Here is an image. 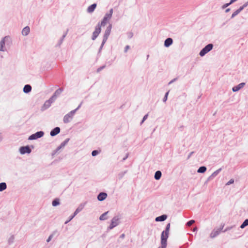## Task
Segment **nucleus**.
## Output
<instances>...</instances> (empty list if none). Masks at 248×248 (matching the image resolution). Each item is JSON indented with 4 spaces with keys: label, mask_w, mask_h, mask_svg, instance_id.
I'll use <instances>...</instances> for the list:
<instances>
[{
    "label": "nucleus",
    "mask_w": 248,
    "mask_h": 248,
    "mask_svg": "<svg viewBox=\"0 0 248 248\" xmlns=\"http://www.w3.org/2000/svg\"><path fill=\"white\" fill-rule=\"evenodd\" d=\"M248 1L247 2H245V3L243 4V7L245 8H246V7H247V6H248Z\"/></svg>",
    "instance_id": "864d4df0"
},
{
    "label": "nucleus",
    "mask_w": 248,
    "mask_h": 248,
    "mask_svg": "<svg viewBox=\"0 0 248 248\" xmlns=\"http://www.w3.org/2000/svg\"><path fill=\"white\" fill-rule=\"evenodd\" d=\"M237 0H231L230 1V3L231 4H232V3H233V2L236 1Z\"/></svg>",
    "instance_id": "4d7b16f0"
},
{
    "label": "nucleus",
    "mask_w": 248,
    "mask_h": 248,
    "mask_svg": "<svg viewBox=\"0 0 248 248\" xmlns=\"http://www.w3.org/2000/svg\"><path fill=\"white\" fill-rule=\"evenodd\" d=\"M113 12V9H110L109 12L105 14L102 21L100 23L99 22L97 24L101 27L104 26L108 23V20L111 19Z\"/></svg>",
    "instance_id": "7ed1b4c3"
},
{
    "label": "nucleus",
    "mask_w": 248,
    "mask_h": 248,
    "mask_svg": "<svg viewBox=\"0 0 248 248\" xmlns=\"http://www.w3.org/2000/svg\"><path fill=\"white\" fill-rule=\"evenodd\" d=\"M107 197V194L105 192H101L97 196V199L99 201H104L106 199Z\"/></svg>",
    "instance_id": "f3484780"
},
{
    "label": "nucleus",
    "mask_w": 248,
    "mask_h": 248,
    "mask_svg": "<svg viewBox=\"0 0 248 248\" xmlns=\"http://www.w3.org/2000/svg\"><path fill=\"white\" fill-rule=\"evenodd\" d=\"M60 130L61 129L60 127H56L50 131V135L52 137H54L58 134L60 132Z\"/></svg>",
    "instance_id": "dca6fc26"
},
{
    "label": "nucleus",
    "mask_w": 248,
    "mask_h": 248,
    "mask_svg": "<svg viewBox=\"0 0 248 248\" xmlns=\"http://www.w3.org/2000/svg\"><path fill=\"white\" fill-rule=\"evenodd\" d=\"M62 91V89L59 88L54 92L52 95L56 99L57 97L61 94Z\"/></svg>",
    "instance_id": "393cba45"
},
{
    "label": "nucleus",
    "mask_w": 248,
    "mask_h": 248,
    "mask_svg": "<svg viewBox=\"0 0 248 248\" xmlns=\"http://www.w3.org/2000/svg\"><path fill=\"white\" fill-rule=\"evenodd\" d=\"M66 34H67V32L65 33L62 37H63V38H64L65 37V36H66Z\"/></svg>",
    "instance_id": "680f3d73"
},
{
    "label": "nucleus",
    "mask_w": 248,
    "mask_h": 248,
    "mask_svg": "<svg viewBox=\"0 0 248 248\" xmlns=\"http://www.w3.org/2000/svg\"><path fill=\"white\" fill-rule=\"evenodd\" d=\"M106 42H104L103 40L102 41V44H101V46H100V48L99 49V52H101V50H102V48H103V46H104V44H105Z\"/></svg>",
    "instance_id": "a19ab883"
},
{
    "label": "nucleus",
    "mask_w": 248,
    "mask_h": 248,
    "mask_svg": "<svg viewBox=\"0 0 248 248\" xmlns=\"http://www.w3.org/2000/svg\"><path fill=\"white\" fill-rule=\"evenodd\" d=\"M64 38H63V37H62L60 40L59 41V43H58V45L59 46H60L61 45V44L62 43L63 41V40H64Z\"/></svg>",
    "instance_id": "c03bdc74"
},
{
    "label": "nucleus",
    "mask_w": 248,
    "mask_h": 248,
    "mask_svg": "<svg viewBox=\"0 0 248 248\" xmlns=\"http://www.w3.org/2000/svg\"><path fill=\"white\" fill-rule=\"evenodd\" d=\"M105 67V65H103L100 67H99L97 69V72H99L100 71H101L102 70H103L104 68Z\"/></svg>",
    "instance_id": "49530a36"
},
{
    "label": "nucleus",
    "mask_w": 248,
    "mask_h": 248,
    "mask_svg": "<svg viewBox=\"0 0 248 248\" xmlns=\"http://www.w3.org/2000/svg\"><path fill=\"white\" fill-rule=\"evenodd\" d=\"M197 231V227H195L193 230V232H195V231Z\"/></svg>",
    "instance_id": "e2e57ef3"
},
{
    "label": "nucleus",
    "mask_w": 248,
    "mask_h": 248,
    "mask_svg": "<svg viewBox=\"0 0 248 248\" xmlns=\"http://www.w3.org/2000/svg\"><path fill=\"white\" fill-rule=\"evenodd\" d=\"M162 175V173L160 170H157L155 172V179L156 180H158L160 179Z\"/></svg>",
    "instance_id": "a878e982"
},
{
    "label": "nucleus",
    "mask_w": 248,
    "mask_h": 248,
    "mask_svg": "<svg viewBox=\"0 0 248 248\" xmlns=\"http://www.w3.org/2000/svg\"><path fill=\"white\" fill-rule=\"evenodd\" d=\"M195 222V220H190L189 221H188L187 223H186V225L187 226H190L191 225H192Z\"/></svg>",
    "instance_id": "4c0bfd02"
},
{
    "label": "nucleus",
    "mask_w": 248,
    "mask_h": 248,
    "mask_svg": "<svg viewBox=\"0 0 248 248\" xmlns=\"http://www.w3.org/2000/svg\"><path fill=\"white\" fill-rule=\"evenodd\" d=\"M173 43V40L171 38H167L164 41V46L166 47H169Z\"/></svg>",
    "instance_id": "a211bd4d"
},
{
    "label": "nucleus",
    "mask_w": 248,
    "mask_h": 248,
    "mask_svg": "<svg viewBox=\"0 0 248 248\" xmlns=\"http://www.w3.org/2000/svg\"><path fill=\"white\" fill-rule=\"evenodd\" d=\"M12 42L11 39L9 36H5L0 41V51L4 52L6 51L5 45H9Z\"/></svg>",
    "instance_id": "f03ea898"
},
{
    "label": "nucleus",
    "mask_w": 248,
    "mask_h": 248,
    "mask_svg": "<svg viewBox=\"0 0 248 248\" xmlns=\"http://www.w3.org/2000/svg\"><path fill=\"white\" fill-rule=\"evenodd\" d=\"M149 55H148L147 56V59L149 58Z\"/></svg>",
    "instance_id": "338daca9"
},
{
    "label": "nucleus",
    "mask_w": 248,
    "mask_h": 248,
    "mask_svg": "<svg viewBox=\"0 0 248 248\" xmlns=\"http://www.w3.org/2000/svg\"><path fill=\"white\" fill-rule=\"evenodd\" d=\"M15 240V236L14 235H12L8 239V243L9 245L13 244Z\"/></svg>",
    "instance_id": "c756f323"
},
{
    "label": "nucleus",
    "mask_w": 248,
    "mask_h": 248,
    "mask_svg": "<svg viewBox=\"0 0 248 248\" xmlns=\"http://www.w3.org/2000/svg\"><path fill=\"white\" fill-rule=\"evenodd\" d=\"M230 5H231V4L230 3V2L229 3H225L223 5H222V9H224L227 8V7H228Z\"/></svg>",
    "instance_id": "37998d69"
},
{
    "label": "nucleus",
    "mask_w": 248,
    "mask_h": 248,
    "mask_svg": "<svg viewBox=\"0 0 248 248\" xmlns=\"http://www.w3.org/2000/svg\"><path fill=\"white\" fill-rule=\"evenodd\" d=\"M193 153H194V152H190L187 157V158H189L190 157V156L193 154Z\"/></svg>",
    "instance_id": "5fc2aeb1"
},
{
    "label": "nucleus",
    "mask_w": 248,
    "mask_h": 248,
    "mask_svg": "<svg viewBox=\"0 0 248 248\" xmlns=\"http://www.w3.org/2000/svg\"><path fill=\"white\" fill-rule=\"evenodd\" d=\"M108 211H107V212H106L105 213H103V214H102L99 217V219L100 220H106L107 219V217H106V216L108 214Z\"/></svg>",
    "instance_id": "c85d7f7f"
},
{
    "label": "nucleus",
    "mask_w": 248,
    "mask_h": 248,
    "mask_svg": "<svg viewBox=\"0 0 248 248\" xmlns=\"http://www.w3.org/2000/svg\"><path fill=\"white\" fill-rule=\"evenodd\" d=\"M176 80H177V78H173V79H172L171 80H170V81L169 82L168 84H169V85H170V84H172V83H173L174 82H175Z\"/></svg>",
    "instance_id": "de8ad7c7"
},
{
    "label": "nucleus",
    "mask_w": 248,
    "mask_h": 248,
    "mask_svg": "<svg viewBox=\"0 0 248 248\" xmlns=\"http://www.w3.org/2000/svg\"><path fill=\"white\" fill-rule=\"evenodd\" d=\"M170 230L165 229V230L163 231L161 234V241L167 242V239L169 237Z\"/></svg>",
    "instance_id": "9b49d317"
},
{
    "label": "nucleus",
    "mask_w": 248,
    "mask_h": 248,
    "mask_svg": "<svg viewBox=\"0 0 248 248\" xmlns=\"http://www.w3.org/2000/svg\"><path fill=\"white\" fill-rule=\"evenodd\" d=\"M128 157V154H126L125 156L123 158V161H125Z\"/></svg>",
    "instance_id": "3c124183"
},
{
    "label": "nucleus",
    "mask_w": 248,
    "mask_h": 248,
    "mask_svg": "<svg viewBox=\"0 0 248 248\" xmlns=\"http://www.w3.org/2000/svg\"><path fill=\"white\" fill-rule=\"evenodd\" d=\"M111 28L112 26L111 24H110L106 29L103 38L104 42H106L107 41L108 37L110 33Z\"/></svg>",
    "instance_id": "9d476101"
},
{
    "label": "nucleus",
    "mask_w": 248,
    "mask_h": 248,
    "mask_svg": "<svg viewBox=\"0 0 248 248\" xmlns=\"http://www.w3.org/2000/svg\"><path fill=\"white\" fill-rule=\"evenodd\" d=\"M56 99L52 95L48 100L47 101L51 104Z\"/></svg>",
    "instance_id": "f704fd0d"
},
{
    "label": "nucleus",
    "mask_w": 248,
    "mask_h": 248,
    "mask_svg": "<svg viewBox=\"0 0 248 248\" xmlns=\"http://www.w3.org/2000/svg\"><path fill=\"white\" fill-rule=\"evenodd\" d=\"M86 205V203H82L79 205L78 208L76 209L74 213L72 215L69 217V218L68 220H66L65 222V224L68 223L70 221H71L78 213L81 212L83 208H84Z\"/></svg>",
    "instance_id": "20e7f679"
},
{
    "label": "nucleus",
    "mask_w": 248,
    "mask_h": 248,
    "mask_svg": "<svg viewBox=\"0 0 248 248\" xmlns=\"http://www.w3.org/2000/svg\"><path fill=\"white\" fill-rule=\"evenodd\" d=\"M169 93V91H168V92L166 93H165V95L164 96V98L163 99V101L164 102H165L167 100Z\"/></svg>",
    "instance_id": "c9c22d12"
},
{
    "label": "nucleus",
    "mask_w": 248,
    "mask_h": 248,
    "mask_svg": "<svg viewBox=\"0 0 248 248\" xmlns=\"http://www.w3.org/2000/svg\"><path fill=\"white\" fill-rule=\"evenodd\" d=\"M244 9V8L243 7V6H241L239 9H237V10L240 12H241L243 9Z\"/></svg>",
    "instance_id": "603ef678"
},
{
    "label": "nucleus",
    "mask_w": 248,
    "mask_h": 248,
    "mask_svg": "<svg viewBox=\"0 0 248 248\" xmlns=\"http://www.w3.org/2000/svg\"><path fill=\"white\" fill-rule=\"evenodd\" d=\"M51 104H50L47 100L45 102L43 106L41 107V110L44 111L49 108L51 106Z\"/></svg>",
    "instance_id": "5701e85b"
},
{
    "label": "nucleus",
    "mask_w": 248,
    "mask_h": 248,
    "mask_svg": "<svg viewBox=\"0 0 248 248\" xmlns=\"http://www.w3.org/2000/svg\"><path fill=\"white\" fill-rule=\"evenodd\" d=\"M167 245V242H165L164 241H161V246L159 247L158 248H166Z\"/></svg>",
    "instance_id": "72a5a7b5"
},
{
    "label": "nucleus",
    "mask_w": 248,
    "mask_h": 248,
    "mask_svg": "<svg viewBox=\"0 0 248 248\" xmlns=\"http://www.w3.org/2000/svg\"><path fill=\"white\" fill-rule=\"evenodd\" d=\"M96 6L97 5L96 3H93L92 4L88 7L87 9V12L89 13H92L94 11L96 7Z\"/></svg>",
    "instance_id": "6ab92c4d"
},
{
    "label": "nucleus",
    "mask_w": 248,
    "mask_h": 248,
    "mask_svg": "<svg viewBox=\"0 0 248 248\" xmlns=\"http://www.w3.org/2000/svg\"><path fill=\"white\" fill-rule=\"evenodd\" d=\"M245 84H246L245 83L242 82V83L239 84L238 85H237L236 86H234L232 88V90L233 92H237V91H239L241 89L243 88L244 87V86L245 85Z\"/></svg>",
    "instance_id": "2eb2a0df"
},
{
    "label": "nucleus",
    "mask_w": 248,
    "mask_h": 248,
    "mask_svg": "<svg viewBox=\"0 0 248 248\" xmlns=\"http://www.w3.org/2000/svg\"><path fill=\"white\" fill-rule=\"evenodd\" d=\"M248 225V219H246L244 220L243 223L241 225L240 228L244 229L245 227Z\"/></svg>",
    "instance_id": "7c9ffc66"
},
{
    "label": "nucleus",
    "mask_w": 248,
    "mask_h": 248,
    "mask_svg": "<svg viewBox=\"0 0 248 248\" xmlns=\"http://www.w3.org/2000/svg\"><path fill=\"white\" fill-rule=\"evenodd\" d=\"M76 110H71L70 112L65 115L63 118V123L64 124H67L71 122L73 119Z\"/></svg>",
    "instance_id": "39448f33"
},
{
    "label": "nucleus",
    "mask_w": 248,
    "mask_h": 248,
    "mask_svg": "<svg viewBox=\"0 0 248 248\" xmlns=\"http://www.w3.org/2000/svg\"><path fill=\"white\" fill-rule=\"evenodd\" d=\"M69 139H67L62 143H61L59 147H58L56 149V151H58L61 149L63 148L67 144L68 142L69 141Z\"/></svg>",
    "instance_id": "4be33fe9"
},
{
    "label": "nucleus",
    "mask_w": 248,
    "mask_h": 248,
    "mask_svg": "<svg viewBox=\"0 0 248 248\" xmlns=\"http://www.w3.org/2000/svg\"><path fill=\"white\" fill-rule=\"evenodd\" d=\"M59 234L58 233L57 231H53L48 236V237L47 238L46 241L47 243L50 242L51 240L54 237H57L58 236Z\"/></svg>",
    "instance_id": "4468645a"
},
{
    "label": "nucleus",
    "mask_w": 248,
    "mask_h": 248,
    "mask_svg": "<svg viewBox=\"0 0 248 248\" xmlns=\"http://www.w3.org/2000/svg\"><path fill=\"white\" fill-rule=\"evenodd\" d=\"M148 118V114H146L144 116L141 123H140V124H141Z\"/></svg>",
    "instance_id": "79ce46f5"
},
{
    "label": "nucleus",
    "mask_w": 248,
    "mask_h": 248,
    "mask_svg": "<svg viewBox=\"0 0 248 248\" xmlns=\"http://www.w3.org/2000/svg\"><path fill=\"white\" fill-rule=\"evenodd\" d=\"M124 236H125V235H124V234L123 233L121 235L120 237L122 238H124Z\"/></svg>",
    "instance_id": "13d9d810"
},
{
    "label": "nucleus",
    "mask_w": 248,
    "mask_h": 248,
    "mask_svg": "<svg viewBox=\"0 0 248 248\" xmlns=\"http://www.w3.org/2000/svg\"><path fill=\"white\" fill-rule=\"evenodd\" d=\"M30 31V27L28 26H26L24 28L22 31V34L24 36L28 35Z\"/></svg>",
    "instance_id": "412c9836"
},
{
    "label": "nucleus",
    "mask_w": 248,
    "mask_h": 248,
    "mask_svg": "<svg viewBox=\"0 0 248 248\" xmlns=\"http://www.w3.org/2000/svg\"><path fill=\"white\" fill-rule=\"evenodd\" d=\"M234 183V180L233 179H230L226 184V186L230 185Z\"/></svg>",
    "instance_id": "ea45409f"
},
{
    "label": "nucleus",
    "mask_w": 248,
    "mask_h": 248,
    "mask_svg": "<svg viewBox=\"0 0 248 248\" xmlns=\"http://www.w3.org/2000/svg\"><path fill=\"white\" fill-rule=\"evenodd\" d=\"M129 49H130V46L128 45L126 46L124 49V52L126 53Z\"/></svg>",
    "instance_id": "a18cd8bd"
},
{
    "label": "nucleus",
    "mask_w": 248,
    "mask_h": 248,
    "mask_svg": "<svg viewBox=\"0 0 248 248\" xmlns=\"http://www.w3.org/2000/svg\"><path fill=\"white\" fill-rule=\"evenodd\" d=\"M213 47V45L212 44H209L203 47L200 52L199 55L201 57L204 56L208 52L210 51Z\"/></svg>",
    "instance_id": "423d86ee"
},
{
    "label": "nucleus",
    "mask_w": 248,
    "mask_h": 248,
    "mask_svg": "<svg viewBox=\"0 0 248 248\" xmlns=\"http://www.w3.org/2000/svg\"><path fill=\"white\" fill-rule=\"evenodd\" d=\"M31 90V86L29 84H27L23 88L24 93H30Z\"/></svg>",
    "instance_id": "b1692460"
},
{
    "label": "nucleus",
    "mask_w": 248,
    "mask_h": 248,
    "mask_svg": "<svg viewBox=\"0 0 248 248\" xmlns=\"http://www.w3.org/2000/svg\"><path fill=\"white\" fill-rule=\"evenodd\" d=\"M167 218V216L166 215H162L161 216H158L156 217L155 219V221H163L165 220Z\"/></svg>",
    "instance_id": "aec40b11"
},
{
    "label": "nucleus",
    "mask_w": 248,
    "mask_h": 248,
    "mask_svg": "<svg viewBox=\"0 0 248 248\" xmlns=\"http://www.w3.org/2000/svg\"><path fill=\"white\" fill-rule=\"evenodd\" d=\"M7 188V185L5 182L0 183V192H2L5 190Z\"/></svg>",
    "instance_id": "bb28decb"
},
{
    "label": "nucleus",
    "mask_w": 248,
    "mask_h": 248,
    "mask_svg": "<svg viewBox=\"0 0 248 248\" xmlns=\"http://www.w3.org/2000/svg\"><path fill=\"white\" fill-rule=\"evenodd\" d=\"M101 31V27L98 24L96 26L95 30L93 33L92 39L93 40H94L98 36Z\"/></svg>",
    "instance_id": "1a4fd4ad"
},
{
    "label": "nucleus",
    "mask_w": 248,
    "mask_h": 248,
    "mask_svg": "<svg viewBox=\"0 0 248 248\" xmlns=\"http://www.w3.org/2000/svg\"><path fill=\"white\" fill-rule=\"evenodd\" d=\"M122 218V215L118 214L115 216L111 219L109 226L108 227L107 230H110L117 226L121 223V220Z\"/></svg>",
    "instance_id": "f257e3e1"
},
{
    "label": "nucleus",
    "mask_w": 248,
    "mask_h": 248,
    "mask_svg": "<svg viewBox=\"0 0 248 248\" xmlns=\"http://www.w3.org/2000/svg\"><path fill=\"white\" fill-rule=\"evenodd\" d=\"M231 228H227L223 232H225L226 231H227L228 230H229L230 229H231Z\"/></svg>",
    "instance_id": "bf43d9fd"
},
{
    "label": "nucleus",
    "mask_w": 248,
    "mask_h": 248,
    "mask_svg": "<svg viewBox=\"0 0 248 248\" xmlns=\"http://www.w3.org/2000/svg\"><path fill=\"white\" fill-rule=\"evenodd\" d=\"M130 37H131L132 36V34L131 33L130 35H129Z\"/></svg>",
    "instance_id": "0e129e2a"
},
{
    "label": "nucleus",
    "mask_w": 248,
    "mask_h": 248,
    "mask_svg": "<svg viewBox=\"0 0 248 248\" xmlns=\"http://www.w3.org/2000/svg\"><path fill=\"white\" fill-rule=\"evenodd\" d=\"M130 37H131L132 36V34L131 33L130 35H129Z\"/></svg>",
    "instance_id": "69168bd1"
},
{
    "label": "nucleus",
    "mask_w": 248,
    "mask_h": 248,
    "mask_svg": "<svg viewBox=\"0 0 248 248\" xmlns=\"http://www.w3.org/2000/svg\"><path fill=\"white\" fill-rule=\"evenodd\" d=\"M31 152V150L29 146H22L19 148V152L21 155L30 154Z\"/></svg>",
    "instance_id": "f8f14e48"
},
{
    "label": "nucleus",
    "mask_w": 248,
    "mask_h": 248,
    "mask_svg": "<svg viewBox=\"0 0 248 248\" xmlns=\"http://www.w3.org/2000/svg\"><path fill=\"white\" fill-rule=\"evenodd\" d=\"M44 135V132L43 131H40L36 132L34 134L31 135L28 138L29 140H35L37 139L40 138L42 137Z\"/></svg>",
    "instance_id": "0eeeda50"
},
{
    "label": "nucleus",
    "mask_w": 248,
    "mask_h": 248,
    "mask_svg": "<svg viewBox=\"0 0 248 248\" xmlns=\"http://www.w3.org/2000/svg\"><path fill=\"white\" fill-rule=\"evenodd\" d=\"M224 227V225H221L219 228H215L211 232L210 236L212 238H214L217 236L220 232Z\"/></svg>",
    "instance_id": "6e6552de"
},
{
    "label": "nucleus",
    "mask_w": 248,
    "mask_h": 248,
    "mask_svg": "<svg viewBox=\"0 0 248 248\" xmlns=\"http://www.w3.org/2000/svg\"><path fill=\"white\" fill-rule=\"evenodd\" d=\"M3 136L2 133L0 132V142H1L3 140Z\"/></svg>",
    "instance_id": "09e8293b"
},
{
    "label": "nucleus",
    "mask_w": 248,
    "mask_h": 248,
    "mask_svg": "<svg viewBox=\"0 0 248 248\" xmlns=\"http://www.w3.org/2000/svg\"><path fill=\"white\" fill-rule=\"evenodd\" d=\"M98 154H99V152L97 150H93L92 152V155L93 156H95L97 155Z\"/></svg>",
    "instance_id": "58836bf2"
},
{
    "label": "nucleus",
    "mask_w": 248,
    "mask_h": 248,
    "mask_svg": "<svg viewBox=\"0 0 248 248\" xmlns=\"http://www.w3.org/2000/svg\"><path fill=\"white\" fill-rule=\"evenodd\" d=\"M81 104L82 103H80L78 106L75 109H74L73 110H76V112H77V111L81 107Z\"/></svg>",
    "instance_id": "8fccbe9b"
},
{
    "label": "nucleus",
    "mask_w": 248,
    "mask_h": 248,
    "mask_svg": "<svg viewBox=\"0 0 248 248\" xmlns=\"http://www.w3.org/2000/svg\"><path fill=\"white\" fill-rule=\"evenodd\" d=\"M222 169L219 168V169L215 171L210 176H209L207 179L205 183H207L210 181L213 180L215 177H216L221 171Z\"/></svg>",
    "instance_id": "ddd939ff"
},
{
    "label": "nucleus",
    "mask_w": 248,
    "mask_h": 248,
    "mask_svg": "<svg viewBox=\"0 0 248 248\" xmlns=\"http://www.w3.org/2000/svg\"><path fill=\"white\" fill-rule=\"evenodd\" d=\"M126 172V171L120 172L118 174V177L119 179H121L124 176V175H125Z\"/></svg>",
    "instance_id": "473e14b6"
},
{
    "label": "nucleus",
    "mask_w": 248,
    "mask_h": 248,
    "mask_svg": "<svg viewBox=\"0 0 248 248\" xmlns=\"http://www.w3.org/2000/svg\"><path fill=\"white\" fill-rule=\"evenodd\" d=\"M230 11V8H228V9H227L225 10V12H226V13H228V12H229Z\"/></svg>",
    "instance_id": "052dcab7"
},
{
    "label": "nucleus",
    "mask_w": 248,
    "mask_h": 248,
    "mask_svg": "<svg viewBox=\"0 0 248 248\" xmlns=\"http://www.w3.org/2000/svg\"><path fill=\"white\" fill-rule=\"evenodd\" d=\"M52 204L53 206L59 205L60 204L59 200L58 199H55L53 201Z\"/></svg>",
    "instance_id": "2f4dec72"
},
{
    "label": "nucleus",
    "mask_w": 248,
    "mask_h": 248,
    "mask_svg": "<svg viewBox=\"0 0 248 248\" xmlns=\"http://www.w3.org/2000/svg\"><path fill=\"white\" fill-rule=\"evenodd\" d=\"M206 170H207V168H206V167H205V166H201V167H200L198 169V170H197V172L198 173H202L205 172L206 171Z\"/></svg>",
    "instance_id": "cd10ccee"
},
{
    "label": "nucleus",
    "mask_w": 248,
    "mask_h": 248,
    "mask_svg": "<svg viewBox=\"0 0 248 248\" xmlns=\"http://www.w3.org/2000/svg\"><path fill=\"white\" fill-rule=\"evenodd\" d=\"M240 12L237 10H236L235 12H234L232 14V16H231V18H233V17H234L235 16H236Z\"/></svg>",
    "instance_id": "e433bc0d"
},
{
    "label": "nucleus",
    "mask_w": 248,
    "mask_h": 248,
    "mask_svg": "<svg viewBox=\"0 0 248 248\" xmlns=\"http://www.w3.org/2000/svg\"><path fill=\"white\" fill-rule=\"evenodd\" d=\"M166 229L170 230V223H168L167 225Z\"/></svg>",
    "instance_id": "6e6d98bb"
}]
</instances>
